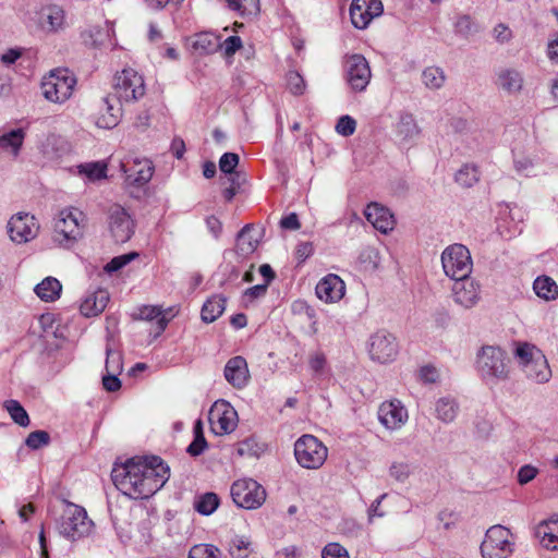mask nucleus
I'll return each instance as SVG.
<instances>
[{"instance_id": "nucleus-1", "label": "nucleus", "mask_w": 558, "mask_h": 558, "mask_svg": "<svg viewBox=\"0 0 558 558\" xmlns=\"http://www.w3.org/2000/svg\"><path fill=\"white\" fill-rule=\"evenodd\" d=\"M170 469L157 456L135 457L113 468L116 487L134 499H145L157 493L169 480Z\"/></svg>"}, {"instance_id": "nucleus-2", "label": "nucleus", "mask_w": 558, "mask_h": 558, "mask_svg": "<svg viewBox=\"0 0 558 558\" xmlns=\"http://www.w3.org/2000/svg\"><path fill=\"white\" fill-rule=\"evenodd\" d=\"M514 357L525 377L536 384H546L551 378V369L545 355L535 345L520 343Z\"/></svg>"}, {"instance_id": "nucleus-3", "label": "nucleus", "mask_w": 558, "mask_h": 558, "mask_svg": "<svg viewBox=\"0 0 558 558\" xmlns=\"http://www.w3.org/2000/svg\"><path fill=\"white\" fill-rule=\"evenodd\" d=\"M93 525V521L88 519L83 507L65 501L63 512L57 521V530L61 536L75 542L88 536Z\"/></svg>"}, {"instance_id": "nucleus-4", "label": "nucleus", "mask_w": 558, "mask_h": 558, "mask_svg": "<svg viewBox=\"0 0 558 558\" xmlns=\"http://www.w3.org/2000/svg\"><path fill=\"white\" fill-rule=\"evenodd\" d=\"M85 215L77 208L63 209L59 213L53 229V242L62 247H70L84 234Z\"/></svg>"}, {"instance_id": "nucleus-5", "label": "nucleus", "mask_w": 558, "mask_h": 558, "mask_svg": "<svg viewBox=\"0 0 558 558\" xmlns=\"http://www.w3.org/2000/svg\"><path fill=\"white\" fill-rule=\"evenodd\" d=\"M476 368L487 381L505 380L509 376L507 355L495 345H484L476 355Z\"/></svg>"}, {"instance_id": "nucleus-6", "label": "nucleus", "mask_w": 558, "mask_h": 558, "mask_svg": "<svg viewBox=\"0 0 558 558\" xmlns=\"http://www.w3.org/2000/svg\"><path fill=\"white\" fill-rule=\"evenodd\" d=\"M146 87L144 78L133 69H123L113 77L111 95L117 102L132 104L144 97Z\"/></svg>"}, {"instance_id": "nucleus-7", "label": "nucleus", "mask_w": 558, "mask_h": 558, "mask_svg": "<svg viewBox=\"0 0 558 558\" xmlns=\"http://www.w3.org/2000/svg\"><path fill=\"white\" fill-rule=\"evenodd\" d=\"M294 457L304 469L317 470L328 457L327 447L313 435H303L294 444Z\"/></svg>"}, {"instance_id": "nucleus-8", "label": "nucleus", "mask_w": 558, "mask_h": 558, "mask_svg": "<svg viewBox=\"0 0 558 558\" xmlns=\"http://www.w3.org/2000/svg\"><path fill=\"white\" fill-rule=\"evenodd\" d=\"M442 269L451 279H465L473 269L470 251L462 244L447 246L441 254Z\"/></svg>"}, {"instance_id": "nucleus-9", "label": "nucleus", "mask_w": 558, "mask_h": 558, "mask_svg": "<svg viewBox=\"0 0 558 558\" xmlns=\"http://www.w3.org/2000/svg\"><path fill=\"white\" fill-rule=\"evenodd\" d=\"M75 83L76 81L69 70L57 69L44 78L41 92L49 101L61 104L71 97Z\"/></svg>"}, {"instance_id": "nucleus-10", "label": "nucleus", "mask_w": 558, "mask_h": 558, "mask_svg": "<svg viewBox=\"0 0 558 558\" xmlns=\"http://www.w3.org/2000/svg\"><path fill=\"white\" fill-rule=\"evenodd\" d=\"M230 493L234 504L247 510L259 508L266 500L265 488L252 478L235 481Z\"/></svg>"}, {"instance_id": "nucleus-11", "label": "nucleus", "mask_w": 558, "mask_h": 558, "mask_svg": "<svg viewBox=\"0 0 558 558\" xmlns=\"http://www.w3.org/2000/svg\"><path fill=\"white\" fill-rule=\"evenodd\" d=\"M513 551L510 530L502 525H494L486 532L481 545L484 558H507Z\"/></svg>"}, {"instance_id": "nucleus-12", "label": "nucleus", "mask_w": 558, "mask_h": 558, "mask_svg": "<svg viewBox=\"0 0 558 558\" xmlns=\"http://www.w3.org/2000/svg\"><path fill=\"white\" fill-rule=\"evenodd\" d=\"M108 229L116 243H125L135 232V222L124 207L113 204L108 209Z\"/></svg>"}, {"instance_id": "nucleus-13", "label": "nucleus", "mask_w": 558, "mask_h": 558, "mask_svg": "<svg viewBox=\"0 0 558 558\" xmlns=\"http://www.w3.org/2000/svg\"><path fill=\"white\" fill-rule=\"evenodd\" d=\"M208 418L216 435L230 434L235 429L239 421L235 409L225 400H218L213 404Z\"/></svg>"}, {"instance_id": "nucleus-14", "label": "nucleus", "mask_w": 558, "mask_h": 558, "mask_svg": "<svg viewBox=\"0 0 558 558\" xmlns=\"http://www.w3.org/2000/svg\"><path fill=\"white\" fill-rule=\"evenodd\" d=\"M368 353L373 361L379 363L393 361L399 353L397 338L386 330L375 332L369 339Z\"/></svg>"}, {"instance_id": "nucleus-15", "label": "nucleus", "mask_w": 558, "mask_h": 558, "mask_svg": "<svg viewBox=\"0 0 558 558\" xmlns=\"http://www.w3.org/2000/svg\"><path fill=\"white\" fill-rule=\"evenodd\" d=\"M347 82L354 92H363L371 82L372 72L367 60L359 53L347 57L344 62Z\"/></svg>"}, {"instance_id": "nucleus-16", "label": "nucleus", "mask_w": 558, "mask_h": 558, "mask_svg": "<svg viewBox=\"0 0 558 558\" xmlns=\"http://www.w3.org/2000/svg\"><path fill=\"white\" fill-rule=\"evenodd\" d=\"M121 170L125 175L124 183L128 186L141 187L151 180L155 168L147 158L130 157L121 162Z\"/></svg>"}, {"instance_id": "nucleus-17", "label": "nucleus", "mask_w": 558, "mask_h": 558, "mask_svg": "<svg viewBox=\"0 0 558 558\" xmlns=\"http://www.w3.org/2000/svg\"><path fill=\"white\" fill-rule=\"evenodd\" d=\"M384 7L380 0H352L350 17L354 27L366 28L369 23L383 14Z\"/></svg>"}, {"instance_id": "nucleus-18", "label": "nucleus", "mask_w": 558, "mask_h": 558, "mask_svg": "<svg viewBox=\"0 0 558 558\" xmlns=\"http://www.w3.org/2000/svg\"><path fill=\"white\" fill-rule=\"evenodd\" d=\"M38 226L34 216L27 214L15 215L8 222V232L10 239L19 244L34 239L37 234Z\"/></svg>"}, {"instance_id": "nucleus-19", "label": "nucleus", "mask_w": 558, "mask_h": 558, "mask_svg": "<svg viewBox=\"0 0 558 558\" xmlns=\"http://www.w3.org/2000/svg\"><path fill=\"white\" fill-rule=\"evenodd\" d=\"M452 296L456 304L465 310L474 307L481 299V290L477 282L470 277L454 279Z\"/></svg>"}, {"instance_id": "nucleus-20", "label": "nucleus", "mask_w": 558, "mask_h": 558, "mask_svg": "<svg viewBox=\"0 0 558 558\" xmlns=\"http://www.w3.org/2000/svg\"><path fill=\"white\" fill-rule=\"evenodd\" d=\"M380 423L388 429L401 428L408 421V411L399 400H391L381 403L378 411Z\"/></svg>"}, {"instance_id": "nucleus-21", "label": "nucleus", "mask_w": 558, "mask_h": 558, "mask_svg": "<svg viewBox=\"0 0 558 558\" xmlns=\"http://www.w3.org/2000/svg\"><path fill=\"white\" fill-rule=\"evenodd\" d=\"M122 102H117L110 93L104 97L99 105L96 124L101 129H112L118 125L122 117Z\"/></svg>"}, {"instance_id": "nucleus-22", "label": "nucleus", "mask_w": 558, "mask_h": 558, "mask_svg": "<svg viewBox=\"0 0 558 558\" xmlns=\"http://www.w3.org/2000/svg\"><path fill=\"white\" fill-rule=\"evenodd\" d=\"M345 292L343 280L333 274L323 278L316 286V295L326 303H335L340 301Z\"/></svg>"}, {"instance_id": "nucleus-23", "label": "nucleus", "mask_w": 558, "mask_h": 558, "mask_svg": "<svg viewBox=\"0 0 558 558\" xmlns=\"http://www.w3.org/2000/svg\"><path fill=\"white\" fill-rule=\"evenodd\" d=\"M226 380L234 388H244L250 379V372L246 360L243 356L231 357L223 371Z\"/></svg>"}, {"instance_id": "nucleus-24", "label": "nucleus", "mask_w": 558, "mask_h": 558, "mask_svg": "<svg viewBox=\"0 0 558 558\" xmlns=\"http://www.w3.org/2000/svg\"><path fill=\"white\" fill-rule=\"evenodd\" d=\"M364 214L367 221L381 233H387L395 227L393 215L388 208L380 206L377 203L369 204Z\"/></svg>"}, {"instance_id": "nucleus-25", "label": "nucleus", "mask_w": 558, "mask_h": 558, "mask_svg": "<svg viewBox=\"0 0 558 558\" xmlns=\"http://www.w3.org/2000/svg\"><path fill=\"white\" fill-rule=\"evenodd\" d=\"M395 133L400 144L408 145L420 136L421 129L413 114L402 113L396 124Z\"/></svg>"}, {"instance_id": "nucleus-26", "label": "nucleus", "mask_w": 558, "mask_h": 558, "mask_svg": "<svg viewBox=\"0 0 558 558\" xmlns=\"http://www.w3.org/2000/svg\"><path fill=\"white\" fill-rule=\"evenodd\" d=\"M109 302V293L106 290L99 289L85 296L82 301L80 310L86 317L99 315Z\"/></svg>"}, {"instance_id": "nucleus-27", "label": "nucleus", "mask_w": 558, "mask_h": 558, "mask_svg": "<svg viewBox=\"0 0 558 558\" xmlns=\"http://www.w3.org/2000/svg\"><path fill=\"white\" fill-rule=\"evenodd\" d=\"M523 76L515 69H501L497 73L496 85L507 94H518L523 87Z\"/></svg>"}, {"instance_id": "nucleus-28", "label": "nucleus", "mask_w": 558, "mask_h": 558, "mask_svg": "<svg viewBox=\"0 0 558 558\" xmlns=\"http://www.w3.org/2000/svg\"><path fill=\"white\" fill-rule=\"evenodd\" d=\"M539 544L550 550H558V519L541 522L535 529Z\"/></svg>"}, {"instance_id": "nucleus-29", "label": "nucleus", "mask_w": 558, "mask_h": 558, "mask_svg": "<svg viewBox=\"0 0 558 558\" xmlns=\"http://www.w3.org/2000/svg\"><path fill=\"white\" fill-rule=\"evenodd\" d=\"M40 24L48 32H57L63 27L64 11L58 5H48L40 11Z\"/></svg>"}, {"instance_id": "nucleus-30", "label": "nucleus", "mask_w": 558, "mask_h": 558, "mask_svg": "<svg viewBox=\"0 0 558 558\" xmlns=\"http://www.w3.org/2000/svg\"><path fill=\"white\" fill-rule=\"evenodd\" d=\"M460 411L458 401L452 397H441L435 402L436 417L445 424L452 423Z\"/></svg>"}, {"instance_id": "nucleus-31", "label": "nucleus", "mask_w": 558, "mask_h": 558, "mask_svg": "<svg viewBox=\"0 0 558 558\" xmlns=\"http://www.w3.org/2000/svg\"><path fill=\"white\" fill-rule=\"evenodd\" d=\"M25 131L15 129L0 135V149L10 153L14 158L20 155V150L25 140Z\"/></svg>"}, {"instance_id": "nucleus-32", "label": "nucleus", "mask_w": 558, "mask_h": 558, "mask_svg": "<svg viewBox=\"0 0 558 558\" xmlns=\"http://www.w3.org/2000/svg\"><path fill=\"white\" fill-rule=\"evenodd\" d=\"M36 295L44 302H53L60 298L61 282L54 277H47L34 289Z\"/></svg>"}, {"instance_id": "nucleus-33", "label": "nucleus", "mask_w": 558, "mask_h": 558, "mask_svg": "<svg viewBox=\"0 0 558 558\" xmlns=\"http://www.w3.org/2000/svg\"><path fill=\"white\" fill-rule=\"evenodd\" d=\"M227 300L222 295L210 296L203 305L201 317L205 323H213L219 318L226 310Z\"/></svg>"}, {"instance_id": "nucleus-34", "label": "nucleus", "mask_w": 558, "mask_h": 558, "mask_svg": "<svg viewBox=\"0 0 558 558\" xmlns=\"http://www.w3.org/2000/svg\"><path fill=\"white\" fill-rule=\"evenodd\" d=\"M76 173L88 182H96L107 178V165L104 161H92L77 165Z\"/></svg>"}, {"instance_id": "nucleus-35", "label": "nucleus", "mask_w": 558, "mask_h": 558, "mask_svg": "<svg viewBox=\"0 0 558 558\" xmlns=\"http://www.w3.org/2000/svg\"><path fill=\"white\" fill-rule=\"evenodd\" d=\"M254 551L250 536L233 535L228 545V553L232 558H248Z\"/></svg>"}, {"instance_id": "nucleus-36", "label": "nucleus", "mask_w": 558, "mask_h": 558, "mask_svg": "<svg viewBox=\"0 0 558 558\" xmlns=\"http://www.w3.org/2000/svg\"><path fill=\"white\" fill-rule=\"evenodd\" d=\"M251 231V226L246 225L238 233L235 252L242 257L251 255L257 248L258 240L252 236Z\"/></svg>"}, {"instance_id": "nucleus-37", "label": "nucleus", "mask_w": 558, "mask_h": 558, "mask_svg": "<svg viewBox=\"0 0 558 558\" xmlns=\"http://www.w3.org/2000/svg\"><path fill=\"white\" fill-rule=\"evenodd\" d=\"M166 313L158 306L145 305L138 310V318L148 322L156 320L157 335H160L169 323Z\"/></svg>"}, {"instance_id": "nucleus-38", "label": "nucleus", "mask_w": 558, "mask_h": 558, "mask_svg": "<svg viewBox=\"0 0 558 558\" xmlns=\"http://www.w3.org/2000/svg\"><path fill=\"white\" fill-rule=\"evenodd\" d=\"M533 289L537 296L546 301L556 300L558 298V286L550 277H537L533 283Z\"/></svg>"}, {"instance_id": "nucleus-39", "label": "nucleus", "mask_w": 558, "mask_h": 558, "mask_svg": "<svg viewBox=\"0 0 558 558\" xmlns=\"http://www.w3.org/2000/svg\"><path fill=\"white\" fill-rule=\"evenodd\" d=\"M192 47L202 54L213 53L219 48L218 37L210 33H199L194 36Z\"/></svg>"}, {"instance_id": "nucleus-40", "label": "nucleus", "mask_w": 558, "mask_h": 558, "mask_svg": "<svg viewBox=\"0 0 558 558\" xmlns=\"http://www.w3.org/2000/svg\"><path fill=\"white\" fill-rule=\"evenodd\" d=\"M3 408L8 411L14 423L22 427L29 425V416L22 404L16 400H7Z\"/></svg>"}, {"instance_id": "nucleus-41", "label": "nucleus", "mask_w": 558, "mask_h": 558, "mask_svg": "<svg viewBox=\"0 0 558 558\" xmlns=\"http://www.w3.org/2000/svg\"><path fill=\"white\" fill-rule=\"evenodd\" d=\"M422 81L427 88L438 89L444 85L446 76L440 68L429 66L423 71Z\"/></svg>"}, {"instance_id": "nucleus-42", "label": "nucleus", "mask_w": 558, "mask_h": 558, "mask_svg": "<svg viewBox=\"0 0 558 558\" xmlns=\"http://www.w3.org/2000/svg\"><path fill=\"white\" fill-rule=\"evenodd\" d=\"M480 179V171L474 165H464L456 174V181L464 187L473 186Z\"/></svg>"}, {"instance_id": "nucleus-43", "label": "nucleus", "mask_w": 558, "mask_h": 558, "mask_svg": "<svg viewBox=\"0 0 558 558\" xmlns=\"http://www.w3.org/2000/svg\"><path fill=\"white\" fill-rule=\"evenodd\" d=\"M194 440L189 445L186 451L192 457H197L204 452L207 447V441L204 437L203 425L201 421H197L193 428Z\"/></svg>"}, {"instance_id": "nucleus-44", "label": "nucleus", "mask_w": 558, "mask_h": 558, "mask_svg": "<svg viewBox=\"0 0 558 558\" xmlns=\"http://www.w3.org/2000/svg\"><path fill=\"white\" fill-rule=\"evenodd\" d=\"M219 506V498L214 493H206L195 501V509L204 515L211 514Z\"/></svg>"}, {"instance_id": "nucleus-45", "label": "nucleus", "mask_w": 558, "mask_h": 558, "mask_svg": "<svg viewBox=\"0 0 558 558\" xmlns=\"http://www.w3.org/2000/svg\"><path fill=\"white\" fill-rule=\"evenodd\" d=\"M218 547L210 544H198L190 549L189 558H220Z\"/></svg>"}, {"instance_id": "nucleus-46", "label": "nucleus", "mask_w": 558, "mask_h": 558, "mask_svg": "<svg viewBox=\"0 0 558 558\" xmlns=\"http://www.w3.org/2000/svg\"><path fill=\"white\" fill-rule=\"evenodd\" d=\"M308 366L315 377H320L327 368V359L322 351H316L308 356Z\"/></svg>"}, {"instance_id": "nucleus-47", "label": "nucleus", "mask_w": 558, "mask_h": 558, "mask_svg": "<svg viewBox=\"0 0 558 558\" xmlns=\"http://www.w3.org/2000/svg\"><path fill=\"white\" fill-rule=\"evenodd\" d=\"M106 373L121 374L123 369L122 355L120 352L114 351L110 348L106 349Z\"/></svg>"}, {"instance_id": "nucleus-48", "label": "nucleus", "mask_w": 558, "mask_h": 558, "mask_svg": "<svg viewBox=\"0 0 558 558\" xmlns=\"http://www.w3.org/2000/svg\"><path fill=\"white\" fill-rule=\"evenodd\" d=\"M287 86L293 95H302L305 90V82L296 71H289L286 76Z\"/></svg>"}, {"instance_id": "nucleus-49", "label": "nucleus", "mask_w": 558, "mask_h": 558, "mask_svg": "<svg viewBox=\"0 0 558 558\" xmlns=\"http://www.w3.org/2000/svg\"><path fill=\"white\" fill-rule=\"evenodd\" d=\"M454 31L462 36H470L477 32V26L470 15H461L454 23Z\"/></svg>"}, {"instance_id": "nucleus-50", "label": "nucleus", "mask_w": 558, "mask_h": 558, "mask_svg": "<svg viewBox=\"0 0 558 558\" xmlns=\"http://www.w3.org/2000/svg\"><path fill=\"white\" fill-rule=\"evenodd\" d=\"M50 442V436L45 430L32 432L25 439V444L28 448L37 450Z\"/></svg>"}, {"instance_id": "nucleus-51", "label": "nucleus", "mask_w": 558, "mask_h": 558, "mask_svg": "<svg viewBox=\"0 0 558 558\" xmlns=\"http://www.w3.org/2000/svg\"><path fill=\"white\" fill-rule=\"evenodd\" d=\"M240 161L235 153H225L219 159V169L226 174H232Z\"/></svg>"}, {"instance_id": "nucleus-52", "label": "nucleus", "mask_w": 558, "mask_h": 558, "mask_svg": "<svg viewBox=\"0 0 558 558\" xmlns=\"http://www.w3.org/2000/svg\"><path fill=\"white\" fill-rule=\"evenodd\" d=\"M322 558H350V555L341 544L328 543L322 550Z\"/></svg>"}, {"instance_id": "nucleus-53", "label": "nucleus", "mask_w": 558, "mask_h": 558, "mask_svg": "<svg viewBox=\"0 0 558 558\" xmlns=\"http://www.w3.org/2000/svg\"><path fill=\"white\" fill-rule=\"evenodd\" d=\"M389 474L398 482H405L411 474V466L405 462H393L389 469Z\"/></svg>"}, {"instance_id": "nucleus-54", "label": "nucleus", "mask_w": 558, "mask_h": 558, "mask_svg": "<svg viewBox=\"0 0 558 558\" xmlns=\"http://www.w3.org/2000/svg\"><path fill=\"white\" fill-rule=\"evenodd\" d=\"M356 129V121L351 118L350 116H342L337 124H336V131L338 134L342 136H350L355 132Z\"/></svg>"}, {"instance_id": "nucleus-55", "label": "nucleus", "mask_w": 558, "mask_h": 558, "mask_svg": "<svg viewBox=\"0 0 558 558\" xmlns=\"http://www.w3.org/2000/svg\"><path fill=\"white\" fill-rule=\"evenodd\" d=\"M137 256L136 253H130L117 256L112 258L106 266L105 270L107 272H114L123 268L125 265H128L132 259H134Z\"/></svg>"}, {"instance_id": "nucleus-56", "label": "nucleus", "mask_w": 558, "mask_h": 558, "mask_svg": "<svg viewBox=\"0 0 558 558\" xmlns=\"http://www.w3.org/2000/svg\"><path fill=\"white\" fill-rule=\"evenodd\" d=\"M219 47L223 49L225 56L229 58L242 48V39L239 36H230L222 44H219Z\"/></svg>"}, {"instance_id": "nucleus-57", "label": "nucleus", "mask_w": 558, "mask_h": 558, "mask_svg": "<svg viewBox=\"0 0 558 558\" xmlns=\"http://www.w3.org/2000/svg\"><path fill=\"white\" fill-rule=\"evenodd\" d=\"M537 474H538L537 468H535L531 464H525V465L521 466L518 471V482L521 485H525V484L530 483L531 481H533Z\"/></svg>"}, {"instance_id": "nucleus-58", "label": "nucleus", "mask_w": 558, "mask_h": 558, "mask_svg": "<svg viewBox=\"0 0 558 558\" xmlns=\"http://www.w3.org/2000/svg\"><path fill=\"white\" fill-rule=\"evenodd\" d=\"M493 34H494V38L499 44L509 43L512 38L511 29L502 23H500L494 27Z\"/></svg>"}, {"instance_id": "nucleus-59", "label": "nucleus", "mask_w": 558, "mask_h": 558, "mask_svg": "<svg viewBox=\"0 0 558 558\" xmlns=\"http://www.w3.org/2000/svg\"><path fill=\"white\" fill-rule=\"evenodd\" d=\"M120 374L106 373L102 377L104 388L108 391H117L121 387V381L118 378Z\"/></svg>"}, {"instance_id": "nucleus-60", "label": "nucleus", "mask_w": 558, "mask_h": 558, "mask_svg": "<svg viewBox=\"0 0 558 558\" xmlns=\"http://www.w3.org/2000/svg\"><path fill=\"white\" fill-rule=\"evenodd\" d=\"M421 379L427 384H434L438 380L439 374L436 367L426 365L420 371Z\"/></svg>"}, {"instance_id": "nucleus-61", "label": "nucleus", "mask_w": 558, "mask_h": 558, "mask_svg": "<svg viewBox=\"0 0 558 558\" xmlns=\"http://www.w3.org/2000/svg\"><path fill=\"white\" fill-rule=\"evenodd\" d=\"M206 226L215 239H218L220 236L222 231V223L217 217L208 216L206 218Z\"/></svg>"}, {"instance_id": "nucleus-62", "label": "nucleus", "mask_w": 558, "mask_h": 558, "mask_svg": "<svg viewBox=\"0 0 558 558\" xmlns=\"http://www.w3.org/2000/svg\"><path fill=\"white\" fill-rule=\"evenodd\" d=\"M267 288H268L267 283L256 284L254 287L246 289L244 292V296L251 301L258 299V298L265 295Z\"/></svg>"}, {"instance_id": "nucleus-63", "label": "nucleus", "mask_w": 558, "mask_h": 558, "mask_svg": "<svg viewBox=\"0 0 558 558\" xmlns=\"http://www.w3.org/2000/svg\"><path fill=\"white\" fill-rule=\"evenodd\" d=\"M313 244L311 242H302L296 246V258L300 262H304L306 258H308L313 254Z\"/></svg>"}, {"instance_id": "nucleus-64", "label": "nucleus", "mask_w": 558, "mask_h": 558, "mask_svg": "<svg viewBox=\"0 0 558 558\" xmlns=\"http://www.w3.org/2000/svg\"><path fill=\"white\" fill-rule=\"evenodd\" d=\"M109 31L107 28L94 27L90 29L89 36L93 45H101L108 37Z\"/></svg>"}]
</instances>
